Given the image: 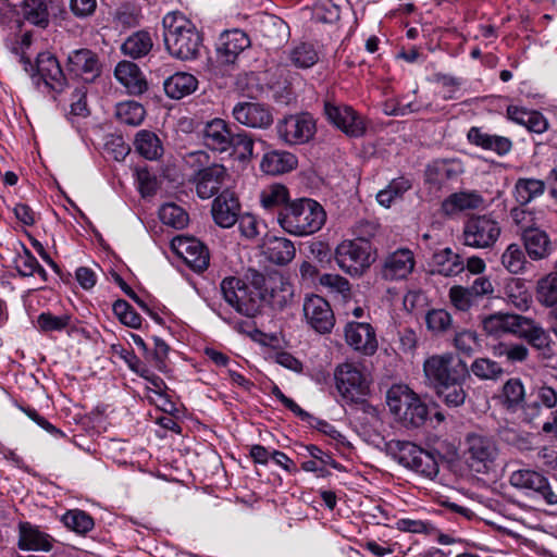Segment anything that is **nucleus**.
Instances as JSON below:
<instances>
[{"label": "nucleus", "mask_w": 557, "mask_h": 557, "mask_svg": "<svg viewBox=\"0 0 557 557\" xmlns=\"http://www.w3.org/2000/svg\"><path fill=\"white\" fill-rule=\"evenodd\" d=\"M251 286L235 276L221 282V292L225 301L238 313L253 318L265 301L274 309H283L293 298V287L281 275L264 276L250 271Z\"/></svg>", "instance_id": "1"}, {"label": "nucleus", "mask_w": 557, "mask_h": 557, "mask_svg": "<svg viewBox=\"0 0 557 557\" xmlns=\"http://www.w3.org/2000/svg\"><path fill=\"white\" fill-rule=\"evenodd\" d=\"M162 25L164 45L173 58L189 61L199 55L202 36L185 14L178 11L169 12L164 15Z\"/></svg>", "instance_id": "2"}, {"label": "nucleus", "mask_w": 557, "mask_h": 557, "mask_svg": "<svg viewBox=\"0 0 557 557\" xmlns=\"http://www.w3.org/2000/svg\"><path fill=\"white\" fill-rule=\"evenodd\" d=\"M334 377L336 389L346 404L368 417L377 416V409L366 399L370 394L371 377L362 367L342 363L336 367Z\"/></svg>", "instance_id": "3"}, {"label": "nucleus", "mask_w": 557, "mask_h": 557, "mask_svg": "<svg viewBox=\"0 0 557 557\" xmlns=\"http://www.w3.org/2000/svg\"><path fill=\"white\" fill-rule=\"evenodd\" d=\"M325 220L323 207L309 198L296 199L277 213L280 226L295 236H307L320 231Z\"/></svg>", "instance_id": "4"}, {"label": "nucleus", "mask_w": 557, "mask_h": 557, "mask_svg": "<svg viewBox=\"0 0 557 557\" xmlns=\"http://www.w3.org/2000/svg\"><path fill=\"white\" fill-rule=\"evenodd\" d=\"M334 257L338 268L352 277L362 276L375 260L371 243L363 238L343 240Z\"/></svg>", "instance_id": "5"}, {"label": "nucleus", "mask_w": 557, "mask_h": 557, "mask_svg": "<svg viewBox=\"0 0 557 557\" xmlns=\"http://www.w3.org/2000/svg\"><path fill=\"white\" fill-rule=\"evenodd\" d=\"M388 447L394 459L401 466L429 479L437 475L438 463L430 451L406 441H392Z\"/></svg>", "instance_id": "6"}, {"label": "nucleus", "mask_w": 557, "mask_h": 557, "mask_svg": "<svg viewBox=\"0 0 557 557\" xmlns=\"http://www.w3.org/2000/svg\"><path fill=\"white\" fill-rule=\"evenodd\" d=\"M423 372L426 380L435 388L444 383L454 382L457 377H469L467 363L456 358L451 352L433 355L423 362Z\"/></svg>", "instance_id": "7"}, {"label": "nucleus", "mask_w": 557, "mask_h": 557, "mask_svg": "<svg viewBox=\"0 0 557 557\" xmlns=\"http://www.w3.org/2000/svg\"><path fill=\"white\" fill-rule=\"evenodd\" d=\"M499 223L490 215H472L462 228V239L466 246L484 249L492 247L499 238Z\"/></svg>", "instance_id": "8"}, {"label": "nucleus", "mask_w": 557, "mask_h": 557, "mask_svg": "<svg viewBox=\"0 0 557 557\" xmlns=\"http://www.w3.org/2000/svg\"><path fill=\"white\" fill-rule=\"evenodd\" d=\"M465 446V457L469 467L479 473L488 471L498 455L495 441L484 434L469 433Z\"/></svg>", "instance_id": "9"}, {"label": "nucleus", "mask_w": 557, "mask_h": 557, "mask_svg": "<svg viewBox=\"0 0 557 557\" xmlns=\"http://www.w3.org/2000/svg\"><path fill=\"white\" fill-rule=\"evenodd\" d=\"M278 139L289 146L308 143L315 133V123L308 113L292 114L278 120L275 126Z\"/></svg>", "instance_id": "10"}, {"label": "nucleus", "mask_w": 557, "mask_h": 557, "mask_svg": "<svg viewBox=\"0 0 557 557\" xmlns=\"http://www.w3.org/2000/svg\"><path fill=\"white\" fill-rule=\"evenodd\" d=\"M416 257L409 248H397L387 252L379 265V275L386 282H400L409 277L414 271Z\"/></svg>", "instance_id": "11"}, {"label": "nucleus", "mask_w": 557, "mask_h": 557, "mask_svg": "<svg viewBox=\"0 0 557 557\" xmlns=\"http://www.w3.org/2000/svg\"><path fill=\"white\" fill-rule=\"evenodd\" d=\"M509 482L517 488L533 492L549 506L557 505V487L552 486L548 479L536 471L529 469L513 471Z\"/></svg>", "instance_id": "12"}, {"label": "nucleus", "mask_w": 557, "mask_h": 557, "mask_svg": "<svg viewBox=\"0 0 557 557\" xmlns=\"http://www.w3.org/2000/svg\"><path fill=\"white\" fill-rule=\"evenodd\" d=\"M509 482L517 488L533 492L549 506L557 505V487L552 486L548 479L536 471L529 469L513 471Z\"/></svg>", "instance_id": "13"}, {"label": "nucleus", "mask_w": 557, "mask_h": 557, "mask_svg": "<svg viewBox=\"0 0 557 557\" xmlns=\"http://www.w3.org/2000/svg\"><path fill=\"white\" fill-rule=\"evenodd\" d=\"M66 70L74 77L92 83L101 75L102 65L96 52L81 48L69 53Z\"/></svg>", "instance_id": "14"}, {"label": "nucleus", "mask_w": 557, "mask_h": 557, "mask_svg": "<svg viewBox=\"0 0 557 557\" xmlns=\"http://www.w3.org/2000/svg\"><path fill=\"white\" fill-rule=\"evenodd\" d=\"M302 310L306 322L317 333L326 334L334 327V313L330 304L321 296H307L304 301Z\"/></svg>", "instance_id": "15"}, {"label": "nucleus", "mask_w": 557, "mask_h": 557, "mask_svg": "<svg viewBox=\"0 0 557 557\" xmlns=\"http://www.w3.org/2000/svg\"><path fill=\"white\" fill-rule=\"evenodd\" d=\"M324 112L327 120L348 136L359 137L364 134V121L351 107L327 101L324 104Z\"/></svg>", "instance_id": "16"}, {"label": "nucleus", "mask_w": 557, "mask_h": 557, "mask_svg": "<svg viewBox=\"0 0 557 557\" xmlns=\"http://www.w3.org/2000/svg\"><path fill=\"white\" fill-rule=\"evenodd\" d=\"M172 248L194 271L201 272L208 268L209 251L199 239L176 236L172 240Z\"/></svg>", "instance_id": "17"}, {"label": "nucleus", "mask_w": 557, "mask_h": 557, "mask_svg": "<svg viewBox=\"0 0 557 557\" xmlns=\"http://www.w3.org/2000/svg\"><path fill=\"white\" fill-rule=\"evenodd\" d=\"M232 115L236 122L250 128L265 129L273 123L271 109L259 102H238L234 106Z\"/></svg>", "instance_id": "18"}, {"label": "nucleus", "mask_w": 557, "mask_h": 557, "mask_svg": "<svg viewBox=\"0 0 557 557\" xmlns=\"http://www.w3.org/2000/svg\"><path fill=\"white\" fill-rule=\"evenodd\" d=\"M228 181L227 169L223 164L212 163L201 169L195 177L197 195L201 199H209L226 187Z\"/></svg>", "instance_id": "19"}, {"label": "nucleus", "mask_w": 557, "mask_h": 557, "mask_svg": "<svg viewBox=\"0 0 557 557\" xmlns=\"http://www.w3.org/2000/svg\"><path fill=\"white\" fill-rule=\"evenodd\" d=\"M346 343L355 350L372 356L377 350V339L375 330L370 323L349 322L345 326Z\"/></svg>", "instance_id": "20"}, {"label": "nucleus", "mask_w": 557, "mask_h": 557, "mask_svg": "<svg viewBox=\"0 0 557 557\" xmlns=\"http://www.w3.org/2000/svg\"><path fill=\"white\" fill-rule=\"evenodd\" d=\"M17 530V546L20 549L45 553L52 550L55 543L54 537L45 532L39 525L28 521H21Z\"/></svg>", "instance_id": "21"}, {"label": "nucleus", "mask_w": 557, "mask_h": 557, "mask_svg": "<svg viewBox=\"0 0 557 557\" xmlns=\"http://www.w3.org/2000/svg\"><path fill=\"white\" fill-rule=\"evenodd\" d=\"M232 135L233 133L224 120L213 119L203 127V145L212 151L226 152L232 148Z\"/></svg>", "instance_id": "22"}, {"label": "nucleus", "mask_w": 557, "mask_h": 557, "mask_svg": "<svg viewBox=\"0 0 557 557\" xmlns=\"http://www.w3.org/2000/svg\"><path fill=\"white\" fill-rule=\"evenodd\" d=\"M239 209L238 199L233 193L225 189L213 200L211 212L218 225L228 228L237 222Z\"/></svg>", "instance_id": "23"}, {"label": "nucleus", "mask_w": 557, "mask_h": 557, "mask_svg": "<svg viewBox=\"0 0 557 557\" xmlns=\"http://www.w3.org/2000/svg\"><path fill=\"white\" fill-rule=\"evenodd\" d=\"M527 318L513 313H493L482 320L483 330L487 335L502 336L507 333L519 334L521 326H524Z\"/></svg>", "instance_id": "24"}, {"label": "nucleus", "mask_w": 557, "mask_h": 557, "mask_svg": "<svg viewBox=\"0 0 557 557\" xmlns=\"http://www.w3.org/2000/svg\"><path fill=\"white\" fill-rule=\"evenodd\" d=\"M518 335L535 348L543 359L549 360L555 357V343L548 332L533 320L527 318L525 325L521 326Z\"/></svg>", "instance_id": "25"}, {"label": "nucleus", "mask_w": 557, "mask_h": 557, "mask_svg": "<svg viewBox=\"0 0 557 557\" xmlns=\"http://www.w3.org/2000/svg\"><path fill=\"white\" fill-rule=\"evenodd\" d=\"M38 76L51 90L61 92L65 87V75L59 61L49 52L39 53L36 61Z\"/></svg>", "instance_id": "26"}, {"label": "nucleus", "mask_w": 557, "mask_h": 557, "mask_svg": "<svg viewBox=\"0 0 557 557\" xmlns=\"http://www.w3.org/2000/svg\"><path fill=\"white\" fill-rule=\"evenodd\" d=\"M115 78L126 88L129 95L144 94L148 84L137 64L131 61H121L114 70Z\"/></svg>", "instance_id": "27"}, {"label": "nucleus", "mask_w": 557, "mask_h": 557, "mask_svg": "<svg viewBox=\"0 0 557 557\" xmlns=\"http://www.w3.org/2000/svg\"><path fill=\"white\" fill-rule=\"evenodd\" d=\"M523 246L528 257L533 261L548 259L554 251V243L548 234L541 230H529L522 234Z\"/></svg>", "instance_id": "28"}, {"label": "nucleus", "mask_w": 557, "mask_h": 557, "mask_svg": "<svg viewBox=\"0 0 557 557\" xmlns=\"http://www.w3.org/2000/svg\"><path fill=\"white\" fill-rule=\"evenodd\" d=\"M468 140L470 144L484 150H490L498 156H506L512 149L510 138L483 132L481 127L473 126L468 131Z\"/></svg>", "instance_id": "29"}, {"label": "nucleus", "mask_w": 557, "mask_h": 557, "mask_svg": "<svg viewBox=\"0 0 557 557\" xmlns=\"http://www.w3.org/2000/svg\"><path fill=\"white\" fill-rule=\"evenodd\" d=\"M297 157L285 150H271L263 154L260 170L268 175H281L297 168Z\"/></svg>", "instance_id": "30"}, {"label": "nucleus", "mask_w": 557, "mask_h": 557, "mask_svg": "<svg viewBox=\"0 0 557 557\" xmlns=\"http://www.w3.org/2000/svg\"><path fill=\"white\" fill-rule=\"evenodd\" d=\"M432 267L433 273L451 277L465 271V260L451 248L446 247L433 253Z\"/></svg>", "instance_id": "31"}, {"label": "nucleus", "mask_w": 557, "mask_h": 557, "mask_svg": "<svg viewBox=\"0 0 557 557\" xmlns=\"http://www.w3.org/2000/svg\"><path fill=\"white\" fill-rule=\"evenodd\" d=\"M249 37L239 29L228 30L221 35L218 53L226 63H233L237 55L249 47Z\"/></svg>", "instance_id": "32"}, {"label": "nucleus", "mask_w": 557, "mask_h": 557, "mask_svg": "<svg viewBox=\"0 0 557 557\" xmlns=\"http://www.w3.org/2000/svg\"><path fill=\"white\" fill-rule=\"evenodd\" d=\"M546 188V181L535 177H519L515 182L511 195L518 205H529L541 198Z\"/></svg>", "instance_id": "33"}, {"label": "nucleus", "mask_w": 557, "mask_h": 557, "mask_svg": "<svg viewBox=\"0 0 557 557\" xmlns=\"http://www.w3.org/2000/svg\"><path fill=\"white\" fill-rule=\"evenodd\" d=\"M295 246L292 240L283 237H269L263 243V253L272 263L284 265L295 257Z\"/></svg>", "instance_id": "34"}, {"label": "nucleus", "mask_w": 557, "mask_h": 557, "mask_svg": "<svg viewBox=\"0 0 557 557\" xmlns=\"http://www.w3.org/2000/svg\"><path fill=\"white\" fill-rule=\"evenodd\" d=\"M198 87L197 78L189 73L177 72L163 83L165 94L172 99H182L193 94Z\"/></svg>", "instance_id": "35"}, {"label": "nucleus", "mask_w": 557, "mask_h": 557, "mask_svg": "<svg viewBox=\"0 0 557 557\" xmlns=\"http://www.w3.org/2000/svg\"><path fill=\"white\" fill-rule=\"evenodd\" d=\"M536 300L550 308V317L557 322V276L548 273L540 278L535 288Z\"/></svg>", "instance_id": "36"}, {"label": "nucleus", "mask_w": 557, "mask_h": 557, "mask_svg": "<svg viewBox=\"0 0 557 557\" xmlns=\"http://www.w3.org/2000/svg\"><path fill=\"white\" fill-rule=\"evenodd\" d=\"M469 377H457L454 382L435 387L438 398L448 407H460L465 404L468 393L465 383Z\"/></svg>", "instance_id": "37"}, {"label": "nucleus", "mask_w": 557, "mask_h": 557, "mask_svg": "<svg viewBox=\"0 0 557 557\" xmlns=\"http://www.w3.org/2000/svg\"><path fill=\"white\" fill-rule=\"evenodd\" d=\"M483 198L478 191H459L451 194L444 202L443 210L447 214L458 211L478 209L483 205Z\"/></svg>", "instance_id": "38"}, {"label": "nucleus", "mask_w": 557, "mask_h": 557, "mask_svg": "<svg viewBox=\"0 0 557 557\" xmlns=\"http://www.w3.org/2000/svg\"><path fill=\"white\" fill-rule=\"evenodd\" d=\"M153 47L152 38L148 32L139 30L128 36L121 46L125 55L139 59L147 55Z\"/></svg>", "instance_id": "39"}, {"label": "nucleus", "mask_w": 557, "mask_h": 557, "mask_svg": "<svg viewBox=\"0 0 557 557\" xmlns=\"http://www.w3.org/2000/svg\"><path fill=\"white\" fill-rule=\"evenodd\" d=\"M136 151L148 160H157L163 153V148L159 137L150 131L141 129L135 137Z\"/></svg>", "instance_id": "40"}, {"label": "nucleus", "mask_w": 557, "mask_h": 557, "mask_svg": "<svg viewBox=\"0 0 557 557\" xmlns=\"http://www.w3.org/2000/svg\"><path fill=\"white\" fill-rule=\"evenodd\" d=\"M20 12L30 24L38 27H47L49 24V11L46 0H23Z\"/></svg>", "instance_id": "41"}, {"label": "nucleus", "mask_w": 557, "mask_h": 557, "mask_svg": "<svg viewBox=\"0 0 557 557\" xmlns=\"http://www.w3.org/2000/svg\"><path fill=\"white\" fill-rule=\"evenodd\" d=\"M426 418L428 408L414 394L413 399L403 409L397 420L406 428H419L426 421Z\"/></svg>", "instance_id": "42"}, {"label": "nucleus", "mask_w": 557, "mask_h": 557, "mask_svg": "<svg viewBox=\"0 0 557 557\" xmlns=\"http://www.w3.org/2000/svg\"><path fill=\"white\" fill-rule=\"evenodd\" d=\"M502 404L511 410L520 408L525 400V389L522 381L511 377L505 382L502 388Z\"/></svg>", "instance_id": "43"}, {"label": "nucleus", "mask_w": 557, "mask_h": 557, "mask_svg": "<svg viewBox=\"0 0 557 557\" xmlns=\"http://www.w3.org/2000/svg\"><path fill=\"white\" fill-rule=\"evenodd\" d=\"M260 202L267 210L278 209L289 205V191L282 184H272L264 188L260 194Z\"/></svg>", "instance_id": "44"}, {"label": "nucleus", "mask_w": 557, "mask_h": 557, "mask_svg": "<svg viewBox=\"0 0 557 557\" xmlns=\"http://www.w3.org/2000/svg\"><path fill=\"white\" fill-rule=\"evenodd\" d=\"M413 393L407 385L395 384L386 393V404L397 419L403 409L413 399Z\"/></svg>", "instance_id": "45"}, {"label": "nucleus", "mask_w": 557, "mask_h": 557, "mask_svg": "<svg viewBox=\"0 0 557 557\" xmlns=\"http://www.w3.org/2000/svg\"><path fill=\"white\" fill-rule=\"evenodd\" d=\"M63 524L77 534H86L95 527L92 517L84 510H67L61 518Z\"/></svg>", "instance_id": "46"}, {"label": "nucleus", "mask_w": 557, "mask_h": 557, "mask_svg": "<svg viewBox=\"0 0 557 557\" xmlns=\"http://www.w3.org/2000/svg\"><path fill=\"white\" fill-rule=\"evenodd\" d=\"M525 250L518 244H510L502 255V264L512 273H522L529 264Z\"/></svg>", "instance_id": "47"}, {"label": "nucleus", "mask_w": 557, "mask_h": 557, "mask_svg": "<svg viewBox=\"0 0 557 557\" xmlns=\"http://www.w3.org/2000/svg\"><path fill=\"white\" fill-rule=\"evenodd\" d=\"M288 60L299 69H309L319 61V54L313 45L300 42L288 51Z\"/></svg>", "instance_id": "48"}, {"label": "nucleus", "mask_w": 557, "mask_h": 557, "mask_svg": "<svg viewBox=\"0 0 557 557\" xmlns=\"http://www.w3.org/2000/svg\"><path fill=\"white\" fill-rule=\"evenodd\" d=\"M146 115L144 107L136 101H125L116 104L115 116L125 125L138 126Z\"/></svg>", "instance_id": "49"}, {"label": "nucleus", "mask_w": 557, "mask_h": 557, "mask_svg": "<svg viewBox=\"0 0 557 557\" xmlns=\"http://www.w3.org/2000/svg\"><path fill=\"white\" fill-rule=\"evenodd\" d=\"M468 369L469 373L471 372L478 379L483 381H496L504 373L502 366L490 358H476Z\"/></svg>", "instance_id": "50"}, {"label": "nucleus", "mask_w": 557, "mask_h": 557, "mask_svg": "<svg viewBox=\"0 0 557 557\" xmlns=\"http://www.w3.org/2000/svg\"><path fill=\"white\" fill-rule=\"evenodd\" d=\"M159 216L163 224L174 228H183L188 223V214L175 203L163 205L159 211Z\"/></svg>", "instance_id": "51"}, {"label": "nucleus", "mask_w": 557, "mask_h": 557, "mask_svg": "<svg viewBox=\"0 0 557 557\" xmlns=\"http://www.w3.org/2000/svg\"><path fill=\"white\" fill-rule=\"evenodd\" d=\"M69 314L54 315L51 312H41L37 318V326L44 333L61 332L70 324Z\"/></svg>", "instance_id": "52"}, {"label": "nucleus", "mask_w": 557, "mask_h": 557, "mask_svg": "<svg viewBox=\"0 0 557 557\" xmlns=\"http://www.w3.org/2000/svg\"><path fill=\"white\" fill-rule=\"evenodd\" d=\"M113 312L116 318L126 326L132 329H138L141 325L140 315L134 310V308L124 299H117L113 304Z\"/></svg>", "instance_id": "53"}, {"label": "nucleus", "mask_w": 557, "mask_h": 557, "mask_svg": "<svg viewBox=\"0 0 557 557\" xmlns=\"http://www.w3.org/2000/svg\"><path fill=\"white\" fill-rule=\"evenodd\" d=\"M450 304L459 311H469L476 300L473 298L468 287L462 285H454L448 290Z\"/></svg>", "instance_id": "54"}, {"label": "nucleus", "mask_w": 557, "mask_h": 557, "mask_svg": "<svg viewBox=\"0 0 557 557\" xmlns=\"http://www.w3.org/2000/svg\"><path fill=\"white\" fill-rule=\"evenodd\" d=\"M512 222L522 231V234L535 227V211L528 208V205H518L510 210Z\"/></svg>", "instance_id": "55"}, {"label": "nucleus", "mask_w": 557, "mask_h": 557, "mask_svg": "<svg viewBox=\"0 0 557 557\" xmlns=\"http://www.w3.org/2000/svg\"><path fill=\"white\" fill-rule=\"evenodd\" d=\"M428 329L436 334L446 332L451 326V315L444 309H432L426 313Z\"/></svg>", "instance_id": "56"}, {"label": "nucleus", "mask_w": 557, "mask_h": 557, "mask_svg": "<svg viewBox=\"0 0 557 557\" xmlns=\"http://www.w3.org/2000/svg\"><path fill=\"white\" fill-rule=\"evenodd\" d=\"M253 139L250 134L245 131L233 133L232 148L238 153L239 160H249L253 156Z\"/></svg>", "instance_id": "57"}, {"label": "nucleus", "mask_w": 557, "mask_h": 557, "mask_svg": "<svg viewBox=\"0 0 557 557\" xmlns=\"http://www.w3.org/2000/svg\"><path fill=\"white\" fill-rule=\"evenodd\" d=\"M454 345L458 351L467 356H471L480 348V342L476 333L469 330L456 333Z\"/></svg>", "instance_id": "58"}, {"label": "nucleus", "mask_w": 557, "mask_h": 557, "mask_svg": "<svg viewBox=\"0 0 557 557\" xmlns=\"http://www.w3.org/2000/svg\"><path fill=\"white\" fill-rule=\"evenodd\" d=\"M319 282L322 286L327 287L332 292L339 293L344 296L350 292L349 281L339 274H323L320 276Z\"/></svg>", "instance_id": "59"}, {"label": "nucleus", "mask_w": 557, "mask_h": 557, "mask_svg": "<svg viewBox=\"0 0 557 557\" xmlns=\"http://www.w3.org/2000/svg\"><path fill=\"white\" fill-rule=\"evenodd\" d=\"M153 344L154 347L152 350H150L148 360L151 361L159 371L163 372L166 368L165 359L168 357L170 347L163 339L158 336H153Z\"/></svg>", "instance_id": "60"}, {"label": "nucleus", "mask_w": 557, "mask_h": 557, "mask_svg": "<svg viewBox=\"0 0 557 557\" xmlns=\"http://www.w3.org/2000/svg\"><path fill=\"white\" fill-rule=\"evenodd\" d=\"M15 268L21 276H32L38 269V260L27 248H24V252L15 259Z\"/></svg>", "instance_id": "61"}, {"label": "nucleus", "mask_w": 557, "mask_h": 557, "mask_svg": "<svg viewBox=\"0 0 557 557\" xmlns=\"http://www.w3.org/2000/svg\"><path fill=\"white\" fill-rule=\"evenodd\" d=\"M21 410L32 419L37 425L41 429L50 433L55 437H64L65 434L54 425H52L47 419L40 416L34 408L30 407H21Z\"/></svg>", "instance_id": "62"}, {"label": "nucleus", "mask_w": 557, "mask_h": 557, "mask_svg": "<svg viewBox=\"0 0 557 557\" xmlns=\"http://www.w3.org/2000/svg\"><path fill=\"white\" fill-rule=\"evenodd\" d=\"M471 292L476 302L485 296H492L494 286L491 280L486 276H478L470 286H467Z\"/></svg>", "instance_id": "63"}, {"label": "nucleus", "mask_w": 557, "mask_h": 557, "mask_svg": "<svg viewBox=\"0 0 557 557\" xmlns=\"http://www.w3.org/2000/svg\"><path fill=\"white\" fill-rule=\"evenodd\" d=\"M185 163L195 170L196 175L201 171L211 165L210 157L205 150H197L187 153L184 158Z\"/></svg>", "instance_id": "64"}]
</instances>
